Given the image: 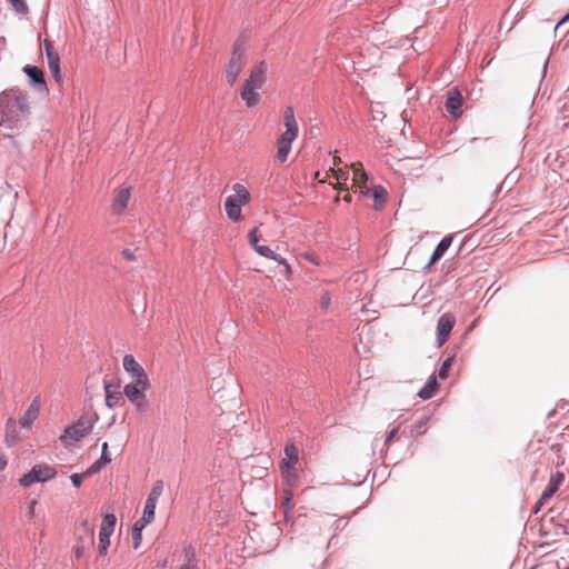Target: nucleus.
I'll use <instances>...</instances> for the list:
<instances>
[{"label": "nucleus", "instance_id": "32", "mask_svg": "<svg viewBox=\"0 0 569 569\" xmlns=\"http://www.w3.org/2000/svg\"><path fill=\"white\" fill-rule=\"evenodd\" d=\"M368 197H372L377 202H385L387 199V191L382 186H373V188L370 189Z\"/></svg>", "mask_w": 569, "mask_h": 569}, {"label": "nucleus", "instance_id": "8", "mask_svg": "<svg viewBox=\"0 0 569 569\" xmlns=\"http://www.w3.org/2000/svg\"><path fill=\"white\" fill-rule=\"evenodd\" d=\"M117 517L113 513H106L99 530V545L98 550L101 556H104L110 546V536L113 533Z\"/></svg>", "mask_w": 569, "mask_h": 569}, {"label": "nucleus", "instance_id": "2", "mask_svg": "<svg viewBox=\"0 0 569 569\" xmlns=\"http://www.w3.org/2000/svg\"><path fill=\"white\" fill-rule=\"evenodd\" d=\"M267 64L260 61L250 72L249 78L244 81L240 96L247 107L252 108L259 103V94L256 93L266 81Z\"/></svg>", "mask_w": 569, "mask_h": 569}, {"label": "nucleus", "instance_id": "53", "mask_svg": "<svg viewBox=\"0 0 569 569\" xmlns=\"http://www.w3.org/2000/svg\"><path fill=\"white\" fill-rule=\"evenodd\" d=\"M541 506H542V505H539V500H538V501H537V503H536V506H535L533 511L537 513V512L540 510Z\"/></svg>", "mask_w": 569, "mask_h": 569}, {"label": "nucleus", "instance_id": "28", "mask_svg": "<svg viewBox=\"0 0 569 569\" xmlns=\"http://www.w3.org/2000/svg\"><path fill=\"white\" fill-rule=\"evenodd\" d=\"M281 507H282L286 520H288L290 512L293 511V509H295V502L292 501L290 491H284Z\"/></svg>", "mask_w": 569, "mask_h": 569}, {"label": "nucleus", "instance_id": "23", "mask_svg": "<svg viewBox=\"0 0 569 569\" xmlns=\"http://www.w3.org/2000/svg\"><path fill=\"white\" fill-rule=\"evenodd\" d=\"M110 462H111V458L108 455V443L103 442L101 456H99V459L89 467L88 473H96Z\"/></svg>", "mask_w": 569, "mask_h": 569}, {"label": "nucleus", "instance_id": "20", "mask_svg": "<svg viewBox=\"0 0 569 569\" xmlns=\"http://www.w3.org/2000/svg\"><path fill=\"white\" fill-rule=\"evenodd\" d=\"M451 242H452L451 236L443 237L439 241V243L436 246V248L433 249V252L431 254V258H430L427 267H430L431 264H433L438 260H440L445 256V253L449 249V247L451 246Z\"/></svg>", "mask_w": 569, "mask_h": 569}, {"label": "nucleus", "instance_id": "19", "mask_svg": "<svg viewBox=\"0 0 569 569\" xmlns=\"http://www.w3.org/2000/svg\"><path fill=\"white\" fill-rule=\"evenodd\" d=\"M181 565L178 569H198L199 560L196 548L192 545H186L182 549Z\"/></svg>", "mask_w": 569, "mask_h": 569}, {"label": "nucleus", "instance_id": "9", "mask_svg": "<svg viewBox=\"0 0 569 569\" xmlns=\"http://www.w3.org/2000/svg\"><path fill=\"white\" fill-rule=\"evenodd\" d=\"M283 124L286 127V131L280 134L277 142H288L292 144V142L298 138L299 127L295 118L293 108L290 106L286 107L283 110Z\"/></svg>", "mask_w": 569, "mask_h": 569}, {"label": "nucleus", "instance_id": "1", "mask_svg": "<svg viewBox=\"0 0 569 569\" xmlns=\"http://www.w3.org/2000/svg\"><path fill=\"white\" fill-rule=\"evenodd\" d=\"M29 114L30 107L23 91L12 88L0 93V126L18 127Z\"/></svg>", "mask_w": 569, "mask_h": 569}, {"label": "nucleus", "instance_id": "6", "mask_svg": "<svg viewBox=\"0 0 569 569\" xmlns=\"http://www.w3.org/2000/svg\"><path fill=\"white\" fill-rule=\"evenodd\" d=\"M149 386V380H132L123 388V395L137 407L138 410H146L148 401L144 391Z\"/></svg>", "mask_w": 569, "mask_h": 569}, {"label": "nucleus", "instance_id": "50", "mask_svg": "<svg viewBox=\"0 0 569 569\" xmlns=\"http://www.w3.org/2000/svg\"><path fill=\"white\" fill-rule=\"evenodd\" d=\"M7 466H8L7 456L2 451H0V471L4 470Z\"/></svg>", "mask_w": 569, "mask_h": 569}, {"label": "nucleus", "instance_id": "26", "mask_svg": "<svg viewBox=\"0 0 569 569\" xmlns=\"http://www.w3.org/2000/svg\"><path fill=\"white\" fill-rule=\"evenodd\" d=\"M428 421H429V417L428 416H423L421 419H419L418 421H416L412 426H411V436H422L427 432V425H428Z\"/></svg>", "mask_w": 569, "mask_h": 569}, {"label": "nucleus", "instance_id": "24", "mask_svg": "<svg viewBox=\"0 0 569 569\" xmlns=\"http://www.w3.org/2000/svg\"><path fill=\"white\" fill-rule=\"evenodd\" d=\"M438 389V381L435 375H431L427 383L418 391V396L423 400H428L433 397Z\"/></svg>", "mask_w": 569, "mask_h": 569}, {"label": "nucleus", "instance_id": "21", "mask_svg": "<svg viewBox=\"0 0 569 569\" xmlns=\"http://www.w3.org/2000/svg\"><path fill=\"white\" fill-rule=\"evenodd\" d=\"M103 387L106 392V406L108 408L116 407L120 400V393L117 391V386L103 380Z\"/></svg>", "mask_w": 569, "mask_h": 569}, {"label": "nucleus", "instance_id": "51", "mask_svg": "<svg viewBox=\"0 0 569 569\" xmlns=\"http://www.w3.org/2000/svg\"><path fill=\"white\" fill-rule=\"evenodd\" d=\"M569 21V12L566 13L559 21L558 23L556 24V30L562 26L563 23L568 22Z\"/></svg>", "mask_w": 569, "mask_h": 569}, {"label": "nucleus", "instance_id": "38", "mask_svg": "<svg viewBox=\"0 0 569 569\" xmlns=\"http://www.w3.org/2000/svg\"><path fill=\"white\" fill-rule=\"evenodd\" d=\"M91 475L92 473H88V471L84 473H73L70 476V480L76 488H79L82 485L83 480Z\"/></svg>", "mask_w": 569, "mask_h": 569}, {"label": "nucleus", "instance_id": "10", "mask_svg": "<svg viewBox=\"0 0 569 569\" xmlns=\"http://www.w3.org/2000/svg\"><path fill=\"white\" fill-rule=\"evenodd\" d=\"M299 461V451L293 441H287L284 446V458L280 462L281 472L289 477L295 475L296 466Z\"/></svg>", "mask_w": 569, "mask_h": 569}, {"label": "nucleus", "instance_id": "7", "mask_svg": "<svg viewBox=\"0 0 569 569\" xmlns=\"http://www.w3.org/2000/svg\"><path fill=\"white\" fill-rule=\"evenodd\" d=\"M244 66H246V57L241 49V44L236 42L233 46V50H232L230 60L228 62L227 69H226L227 82L230 86H233L236 83V81L238 80V77L241 73Z\"/></svg>", "mask_w": 569, "mask_h": 569}, {"label": "nucleus", "instance_id": "11", "mask_svg": "<svg viewBox=\"0 0 569 569\" xmlns=\"http://www.w3.org/2000/svg\"><path fill=\"white\" fill-rule=\"evenodd\" d=\"M456 323V318L452 313H442L437 321V347L440 348L447 341Z\"/></svg>", "mask_w": 569, "mask_h": 569}, {"label": "nucleus", "instance_id": "54", "mask_svg": "<svg viewBox=\"0 0 569 569\" xmlns=\"http://www.w3.org/2000/svg\"><path fill=\"white\" fill-rule=\"evenodd\" d=\"M343 200L347 201V202H350L351 201V194L350 193H347L345 197H343Z\"/></svg>", "mask_w": 569, "mask_h": 569}, {"label": "nucleus", "instance_id": "22", "mask_svg": "<svg viewBox=\"0 0 569 569\" xmlns=\"http://www.w3.org/2000/svg\"><path fill=\"white\" fill-rule=\"evenodd\" d=\"M130 190L121 189L113 199L112 210L114 213H121L128 206Z\"/></svg>", "mask_w": 569, "mask_h": 569}, {"label": "nucleus", "instance_id": "3", "mask_svg": "<svg viewBox=\"0 0 569 569\" xmlns=\"http://www.w3.org/2000/svg\"><path fill=\"white\" fill-rule=\"evenodd\" d=\"M93 422L87 417H80L76 422L68 426L60 436V441L64 447L76 445L81 438L90 432Z\"/></svg>", "mask_w": 569, "mask_h": 569}, {"label": "nucleus", "instance_id": "27", "mask_svg": "<svg viewBox=\"0 0 569 569\" xmlns=\"http://www.w3.org/2000/svg\"><path fill=\"white\" fill-rule=\"evenodd\" d=\"M157 502L152 501L151 499H147L144 502L143 508V520L144 522H152L154 519V511H156Z\"/></svg>", "mask_w": 569, "mask_h": 569}, {"label": "nucleus", "instance_id": "36", "mask_svg": "<svg viewBox=\"0 0 569 569\" xmlns=\"http://www.w3.org/2000/svg\"><path fill=\"white\" fill-rule=\"evenodd\" d=\"M163 490V482L162 480H157L151 489V491L148 495L147 499H151L152 501L157 502L159 497L161 496Z\"/></svg>", "mask_w": 569, "mask_h": 569}, {"label": "nucleus", "instance_id": "34", "mask_svg": "<svg viewBox=\"0 0 569 569\" xmlns=\"http://www.w3.org/2000/svg\"><path fill=\"white\" fill-rule=\"evenodd\" d=\"M12 6V9L18 13L26 16L29 13V7L26 0H8Z\"/></svg>", "mask_w": 569, "mask_h": 569}, {"label": "nucleus", "instance_id": "14", "mask_svg": "<svg viewBox=\"0 0 569 569\" xmlns=\"http://www.w3.org/2000/svg\"><path fill=\"white\" fill-rule=\"evenodd\" d=\"M123 368L132 377V380H149L142 366L136 361L132 355L123 357Z\"/></svg>", "mask_w": 569, "mask_h": 569}, {"label": "nucleus", "instance_id": "15", "mask_svg": "<svg viewBox=\"0 0 569 569\" xmlns=\"http://www.w3.org/2000/svg\"><path fill=\"white\" fill-rule=\"evenodd\" d=\"M247 202H241L237 196H229L224 201V210L227 217L232 222H238L241 220V206Z\"/></svg>", "mask_w": 569, "mask_h": 569}, {"label": "nucleus", "instance_id": "40", "mask_svg": "<svg viewBox=\"0 0 569 569\" xmlns=\"http://www.w3.org/2000/svg\"><path fill=\"white\" fill-rule=\"evenodd\" d=\"M248 241L253 250L259 246L258 228H253L248 233Z\"/></svg>", "mask_w": 569, "mask_h": 569}, {"label": "nucleus", "instance_id": "39", "mask_svg": "<svg viewBox=\"0 0 569 569\" xmlns=\"http://www.w3.org/2000/svg\"><path fill=\"white\" fill-rule=\"evenodd\" d=\"M131 537L133 549H138L142 541V531H139L138 528H132Z\"/></svg>", "mask_w": 569, "mask_h": 569}, {"label": "nucleus", "instance_id": "31", "mask_svg": "<svg viewBox=\"0 0 569 569\" xmlns=\"http://www.w3.org/2000/svg\"><path fill=\"white\" fill-rule=\"evenodd\" d=\"M233 191L236 192L234 196L241 201V202H249L250 201V193L247 190V188L241 183H234L232 187Z\"/></svg>", "mask_w": 569, "mask_h": 569}, {"label": "nucleus", "instance_id": "47", "mask_svg": "<svg viewBox=\"0 0 569 569\" xmlns=\"http://www.w3.org/2000/svg\"><path fill=\"white\" fill-rule=\"evenodd\" d=\"M121 256H122L126 260H128V261H136V254H134V252H133L132 250H130V249H123V250L121 251Z\"/></svg>", "mask_w": 569, "mask_h": 569}, {"label": "nucleus", "instance_id": "55", "mask_svg": "<svg viewBox=\"0 0 569 569\" xmlns=\"http://www.w3.org/2000/svg\"><path fill=\"white\" fill-rule=\"evenodd\" d=\"M568 511H569V509H568Z\"/></svg>", "mask_w": 569, "mask_h": 569}, {"label": "nucleus", "instance_id": "42", "mask_svg": "<svg viewBox=\"0 0 569 569\" xmlns=\"http://www.w3.org/2000/svg\"><path fill=\"white\" fill-rule=\"evenodd\" d=\"M348 519H349V518H343V517H341V518L337 519V520L333 522V530H335V531L342 530V529L347 526V523H348Z\"/></svg>", "mask_w": 569, "mask_h": 569}, {"label": "nucleus", "instance_id": "44", "mask_svg": "<svg viewBox=\"0 0 569 569\" xmlns=\"http://www.w3.org/2000/svg\"><path fill=\"white\" fill-rule=\"evenodd\" d=\"M399 431V427H395L392 428L387 435H386V438H385V445L388 446L390 443V441L396 437V435L398 433Z\"/></svg>", "mask_w": 569, "mask_h": 569}, {"label": "nucleus", "instance_id": "4", "mask_svg": "<svg viewBox=\"0 0 569 569\" xmlns=\"http://www.w3.org/2000/svg\"><path fill=\"white\" fill-rule=\"evenodd\" d=\"M77 545L73 547L74 557L80 559L87 549L94 543V528L88 520H82L74 530Z\"/></svg>", "mask_w": 569, "mask_h": 569}, {"label": "nucleus", "instance_id": "16", "mask_svg": "<svg viewBox=\"0 0 569 569\" xmlns=\"http://www.w3.org/2000/svg\"><path fill=\"white\" fill-rule=\"evenodd\" d=\"M351 167H352V172H353V177H352L353 184L360 188V193L362 196H369L370 188H368L366 186V183L368 181V174L365 171L362 164L357 162V163H352Z\"/></svg>", "mask_w": 569, "mask_h": 569}, {"label": "nucleus", "instance_id": "49", "mask_svg": "<svg viewBox=\"0 0 569 569\" xmlns=\"http://www.w3.org/2000/svg\"><path fill=\"white\" fill-rule=\"evenodd\" d=\"M150 522H144L143 520V517H141L140 519H138L134 523H133V527L132 528H138L139 531H142L143 528L149 525Z\"/></svg>", "mask_w": 569, "mask_h": 569}, {"label": "nucleus", "instance_id": "30", "mask_svg": "<svg viewBox=\"0 0 569 569\" xmlns=\"http://www.w3.org/2000/svg\"><path fill=\"white\" fill-rule=\"evenodd\" d=\"M38 417L39 413L34 412L33 409H27L20 418V423L23 428H30Z\"/></svg>", "mask_w": 569, "mask_h": 569}, {"label": "nucleus", "instance_id": "12", "mask_svg": "<svg viewBox=\"0 0 569 569\" xmlns=\"http://www.w3.org/2000/svg\"><path fill=\"white\" fill-rule=\"evenodd\" d=\"M462 103L463 97L457 88L447 91L445 108L452 118L457 119L462 114Z\"/></svg>", "mask_w": 569, "mask_h": 569}, {"label": "nucleus", "instance_id": "52", "mask_svg": "<svg viewBox=\"0 0 569 569\" xmlns=\"http://www.w3.org/2000/svg\"><path fill=\"white\" fill-rule=\"evenodd\" d=\"M548 63H549V58H548V59L545 61V63H543V68H542L543 76H545V74H546V72H547Z\"/></svg>", "mask_w": 569, "mask_h": 569}, {"label": "nucleus", "instance_id": "33", "mask_svg": "<svg viewBox=\"0 0 569 569\" xmlns=\"http://www.w3.org/2000/svg\"><path fill=\"white\" fill-rule=\"evenodd\" d=\"M455 360V355H449L442 362L438 376L440 379L445 380L448 377V372L452 366V362Z\"/></svg>", "mask_w": 569, "mask_h": 569}, {"label": "nucleus", "instance_id": "25", "mask_svg": "<svg viewBox=\"0 0 569 569\" xmlns=\"http://www.w3.org/2000/svg\"><path fill=\"white\" fill-rule=\"evenodd\" d=\"M19 440V432L12 418L7 421L4 442L10 448Z\"/></svg>", "mask_w": 569, "mask_h": 569}, {"label": "nucleus", "instance_id": "18", "mask_svg": "<svg viewBox=\"0 0 569 569\" xmlns=\"http://www.w3.org/2000/svg\"><path fill=\"white\" fill-rule=\"evenodd\" d=\"M565 480V476L562 472L557 471L553 473L550 478L549 483L542 491L540 498H539V505H543L545 501L549 500L558 490L560 483Z\"/></svg>", "mask_w": 569, "mask_h": 569}, {"label": "nucleus", "instance_id": "13", "mask_svg": "<svg viewBox=\"0 0 569 569\" xmlns=\"http://www.w3.org/2000/svg\"><path fill=\"white\" fill-rule=\"evenodd\" d=\"M23 72L29 78L30 84L34 87L38 91L44 92L48 90L44 72L37 66L27 64L23 67Z\"/></svg>", "mask_w": 569, "mask_h": 569}, {"label": "nucleus", "instance_id": "46", "mask_svg": "<svg viewBox=\"0 0 569 569\" xmlns=\"http://www.w3.org/2000/svg\"><path fill=\"white\" fill-rule=\"evenodd\" d=\"M28 409H33L34 412L39 413L40 412V396H37L32 399L30 406L28 407Z\"/></svg>", "mask_w": 569, "mask_h": 569}, {"label": "nucleus", "instance_id": "43", "mask_svg": "<svg viewBox=\"0 0 569 569\" xmlns=\"http://www.w3.org/2000/svg\"><path fill=\"white\" fill-rule=\"evenodd\" d=\"M330 302H331L330 295L328 292H323L320 298V307L326 310L330 306Z\"/></svg>", "mask_w": 569, "mask_h": 569}, {"label": "nucleus", "instance_id": "37", "mask_svg": "<svg viewBox=\"0 0 569 569\" xmlns=\"http://www.w3.org/2000/svg\"><path fill=\"white\" fill-rule=\"evenodd\" d=\"M44 49L48 62L60 59L51 41L44 40Z\"/></svg>", "mask_w": 569, "mask_h": 569}, {"label": "nucleus", "instance_id": "35", "mask_svg": "<svg viewBox=\"0 0 569 569\" xmlns=\"http://www.w3.org/2000/svg\"><path fill=\"white\" fill-rule=\"evenodd\" d=\"M50 73L52 78L59 83L62 80L60 72V59L48 62Z\"/></svg>", "mask_w": 569, "mask_h": 569}, {"label": "nucleus", "instance_id": "41", "mask_svg": "<svg viewBox=\"0 0 569 569\" xmlns=\"http://www.w3.org/2000/svg\"><path fill=\"white\" fill-rule=\"evenodd\" d=\"M301 257L315 266H320L321 263L320 258L315 252L307 251L303 252Z\"/></svg>", "mask_w": 569, "mask_h": 569}, {"label": "nucleus", "instance_id": "29", "mask_svg": "<svg viewBox=\"0 0 569 569\" xmlns=\"http://www.w3.org/2000/svg\"><path fill=\"white\" fill-rule=\"evenodd\" d=\"M277 154H276V158L280 161V162H284L287 161L288 159V156L290 153V150H291V144L290 143H286V142H277Z\"/></svg>", "mask_w": 569, "mask_h": 569}, {"label": "nucleus", "instance_id": "45", "mask_svg": "<svg viewBox=\"0 0 569 569\" xmlns=\"http://www.w3.org/2000/svg\"><path fill=\"white\" fill-rule=\"evenodd\" d=\"M28 409H33L34 412L39 413L40 412V396H37L32 399L30 406L28 407Z\"/></svg>", "mask_w": 569, "mask_h": 569}, {"label": "nucleus", "instance_id": "17", "mask_svg": "<svg viewBox=\"0 0 569 569\" xmlns=\"http://www.w3.org/2000/svg\"><path fill=\"white\" fill-rule=\"evenodd\" d=\"M254 251L260 254L261 257L268 258L270 260L276 261L279 266H282L284 269V273L289 274L291 273V267L288 263V261L281 257L280 254L276 253L273 250H271L268 246L259 244Z\"/></svg>", "mask_w": 569, "mask_h": 569}, {"label": "nucleus", "instance_id": "5", "mask_svg": "<svg viewBox=\"0 0 569 569\" xmlns=\"http://www.w3.org/2000/svg\"><path fill=\"white\" fill-rule=\"evenodd\" d=\"M57 471L53 467L47 463H37L31 470L24 473L19 479V485L23 488H28L36 482H46L56 477Z\"/></svg>", "mask_w": 569, "mask_h": 569}, {"label": "nucleus", "instance_id": "48", "mask_svg": "<svg viewBox=\"0 0 569 569\" xmlns=\"http://www.w3.org/2000/svg\"><path fill=\"white\" fill-rule=\"evenodd\" d=\"M36 507H37V501L36 500L30 501L29 507H28V517L30 519H32L34 517Z\"/></svg>", "mask_w": 569, "mask_h": 569}]
</instances>
